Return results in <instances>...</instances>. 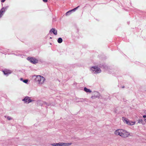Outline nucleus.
I'll return each instance as SVG.
<instances>
[{
	"label": "nucleus",
	"instance_id": "3",
	"mask_svg": "<svg viewBox=\"0 0 146 146\" xmlns=\"http://www.w3.org/2000/svg\"><path fill=\"white\" fill-rule=\"evenodd\" d=\"M72 144L71 143H54L51 144L54 146H67L70 145Z\"/></svg>",
	"mask_w": 146,
	"mask_h": 146
},
{
	"label": "nucleus",
	"instance_id": "9",
	"mask_svg": "<svg viewBox=\"0 0 146 146\" xmlns=\"http://www.w3.org/2000/svg\"><path fill=\"white\" fill-rule=\"evenodd\" d=\"M51 32L53 33L55 35H56L57 34V31L54 28H52L50 30V33Z\"/></svg>",
	"mask_w": 146,
	"mask_h": 146
},
{
	"label": "nucleus",
	"instance_id": "14",
	"mask_svg": "<svg viewBox=\"0 0 146 146\" xmlns=\"http://www.w3.org/2000/svg\"><path fill=\"white\" fill-rule=\"evenodd\" d=\"M143 122V120L141 119H139L138 120V123H142Z\"/></svg>",
	"mask_w": 146,
	"mask_h": 146
},
{
	"label": "nucleus",
	"instance_id": "1",
	"mask_svg": "<svg viewBox=\"0 0 146 146\" xmlns=\"http://www.w3.org/2000/svg\"><path fill=\"white\" fill-rule=\"evenodd\" d=\"M116 135H119L122 137L125 138L129 136V132L122 129H119L116 130L115 132Z\"/></svg>",
	"mask_w": 146,
	"mask_h": 146
},
{
	"label": "nucleus",
	"instance_id": "18",
	"mask_svg": "<svg viewBox=\"0 0 146 146\" xmlns=\"http://www.w3.org/2000/svg\"><path fill=\"white\" fill-rule=\"evenodd\" d=\"M7 118L9 120H10L11 119V118L10 117H7Z\"/></svg>",
	"mask_w": 146,
	"mask_h": 146
},
{
	"label": "nucleus",
	"instance_id": "2",
	"mask_svg": "<svg viewBox=\"0 0 146 146\" xmlns=\"http://www.w3.org/2000/svg\"><path fill=\"white\" fill-rule=\"evenodd\" d=\"M45 80L44 78L40 75L37 76L35 78V81L40 84H42L44 83Z\"/></svg>",
	"mask_w": 146,
	"mask_h": 146
},
{
	"label": "nucleus",
	"instance_id": "17",
	"mask_svg": "<svg viewBox=\"0 0 146 146\" xmlns=\"http://www.w3.org/2000/svg\"><path fill=\"white\" fill-rule=\"evenodd\" d=\"M5 1V0H1V2L2 3H3Z\"/></svg>",
	"mask_w": 146,
	"mask_h": 146
},
{
	"label": "nucleus",
	"instance_id": "15",
	"mask_svg": "<svg viewBox=\"0 0 146 146\" xmlns=\"http://www.w3.org/2000/svg\"><path fill=\"white\" fill-rule=\"evenodd\" d=\"M28 80H24V81H23V82L25 83H27V82H28Z\"/></svg>",
	"mask_w": 146,
	"mask_h": 146
},
{
	"label": "nucleus",
	"instance_id": "7",
	"mask_svg": "<svg viewBox=\"0 0 146 146\" xmlns=\"http://www.w3.org/2000/svg\"><path fill=\"white\" fill-rule=\"evenodd\" d=\"M6 9V7H3L0 10V18L3 15L4 13L5 12Z\"/></svg>",
	"mask_w": 146,
	"mask_h": 146
},
{
	"label": "nucleus",
	"instance_id": "13",
	"mask_svg": "<svg viewBox=\"0 0 146 146\" xmlns=\"http://www.w3.org/2000/svg\"><path fill=\"white\" fill-rule=\"evenodd\" d=\"M62 41V38H58V43H61Z\"/></svg>",
	"mask_w": 146,
	"mask_h": 146
},
{
	"label": "nucleus",
	"instance_id": "8",
	"mask_svg": "<svg viewBox=\"0 0 146 146\" xmlns=\"http://www.w3.org/2000/svg\"><path fill=\"white\" fill-rule=\"evenodd\" d=\"M30 60L31 62L33 64H35L38 62V60L35 58H30Z\"/></svg>",
	"mask_w": 146,
	"mask_h": 146
},
{
	"label": "nucleus",
	"instance_id": "16",
	"mask_svg": "<svg viewBox=\"0 0 146 146\" xmlns=\"http://www.w3.org/2000/svg\"><path fill=\"white\" fill-rule=\"evenodd\" d=\"M43 1L44 2H46L48 1V0H43Z\"/></svg>",
	"mask_w": 146,
	"mask_h": 146
},
{
	"label": "nucleus",
	"instance_id": "5",
	"mask_svg": "<svg viewBox=\"0 0 146 146\" xmlns=\"http://www.w3.org/2000/svg\"><path fill=\"white\" fill-rule=\"evenodd\" d=\"M91 70L94 73H98L101 72L100 69L97 67L94 66L91 68Z\"/></svg>",
	"mask_w": 146,
	"mask_h": 146
},
{
	"label": "nucleus",
	"instance_id": "19",
	"mask_svg": "<svg viewBox=\"0 0 146 146\" xmlns=\"http://www.w3.org/2000/svg\"><path fill=\"white\" fill-rule=\"evenodd\" d=\"M143 117L144 118H145L146 117V115H144L143 116Z\"/></svg>",
	"mask_w": 146,
	"mask_h": 146
},
{
	"label": "nucleus",
	"instance_id": "6",
	"mask_svg": "<svg viewBox=\"0 0 146 146\" xmlns=\"http://www.w3.org/2000/svg\"><path fill=\"white\" fill-rule=\"evenodd\" d=\"M23 100L25 102L27 103H28L32 101L30 99V98L29 97H25Z\"/></svg>",
	"mask_w": 146,
	"mask_h": 146
},
{
	"label": "nucleus",
	"instance_id": "4",
	"mask_svg": "<svg viewBox=\"0 0 146 146\" xmlns=\"http://www.w3.org/2000/svg\"><path fill=\"white\" fill-rule=\"evenodd\" d=\"M122 119L123 122L127 124L130 125H133L135 124V121H132L129 120L123 117Z\"/></svg>",
	"mask_w": 146,
	"mask_h": 146
},
{
	"label": "nucleus",
	"instance_id": "10",
	"mask_svg": "<svg viewBox=\"0 0 146 146\" xmlns=\"http://www.w3.org/2000/svg\"><path fill=\"white\" fill-rule=\"evenodd\" d=\"M79 7V6H78L77 7H76L74 8L73 9H72V10H71L69 11H68L66 13V16H68V15L70 13H71L72 11H75Z\"/></svg>",
	"mask_w": 146,
	"mask_h": 146
},
{
	"label": "nucleus",
	"instance_id": "12",
	"mask_svg": "<svg viewBox=\"0 0 146 146\" xmlns=\"http://www.w3.org/2000/svg\"><path fill=\"white\" fill-rule=\"evenodd\" d=\"M9 71H3V72L4 73V74H10V72H9Z\"/></svg>",
	"mask_w": 146,
	"mask_h": 146
},
{
	"label": "nucleus",
	"instance_id": "20",
	"mask_svg": "<svg viewBox=\"0 0 146 146\" xmlns=\"http://www.w3.org/2000/svg\"><path fill=\"white\" fill-rule=\"evenodd\" d=\"M145 121L146 122V119H145Z\"/></svg>",
	"mask_w": 146,
	"mask_h": 146
},
{
	"label": "nucleus",
	"instance_id": "11",
	"mask_svg": "<svg viewBox=\"0 0 146 146\" xmlns=\"http://www.w3.org/2000/svg\"><path fill=\"white\" fill-rule=\"evenodd\" d=\"M84 90L85 92H92V91L90 90V89H87L85 87L84 88Z\"/></svg>",
	"mask_w": 146,
	"mask_h": 146
}]
</instances>
